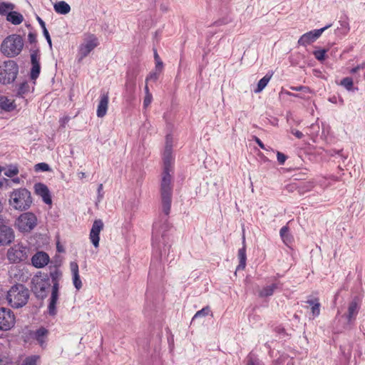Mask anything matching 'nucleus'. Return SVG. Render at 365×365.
Instances as JSON below:
<instances>
[{
    "mask_svg": "<svg viewBox=\"0 0 365 365\" xmlns=\"http://www.w3.org/2000/svg\"><path fill=\"white\" fill-rule=\"evenodd\" d=\"M227 22L223 20V19H220V20H217L216 21H215L213 23V26H222V25H224V24H226Z\"/></svg>",
    "mask_w": 365,
    "mask_h": 365,
    "instance_id": "obj_52",
    "label": "nucleus"
},
{
    "mask_svg": "<svg viewBox=\"0 0 365 365\" xmlns=\"http://www.w3.org/2000/svg\"><path fill=\"white\" fill-rule=\"evenodd\" d=\"M29 249L22 244H16L7 251V258L11 263H19L28 258Z\"/></svg>",
    "mask_w": 365,
    "mask_h": 365,
    "instance_id": "obj_10",
    "label": "nucleus"
},
{
    "mask_svg": "<svg viewBox=\"0 0 365 365\" xmlns=\"http://www.w3.org/2000/svg\"><path fill=\"white\" fill-rule=\"evenodd\" d=\"M331 26V24H330L322 29H314L304 34L298 40V44L303 46L309 45L310 43L314 42L325 30L330 28Z\"/></svg>",
    "mask_w": 365,
    "mask_h": 365,
    "instance_id": "obj_13",
    "label": "nucleus"
},
{
    "mask_svg": "<svg viewBox=\"0 0 365 365\" xmlns=\"http://www.w3.org/2000/svg\"><path fill=\"white\" fill-rule=\"evenodd\" d=\"M54 11L59 14L66 15L71 11L70 5L64 1L56 2L53 5Z\"/></svg>",
    "mask_w": 365,
    "mask_h": 365,
    "instance_id": "obj_25",
    "label": "nucleus"
},
{
    "mask_svg": "<svg viewBox=\"0 0 365 365\" xmlns=\"http://www.w3.org/2000/svg\"><path fill=\"white\" fill-rule=\"evenodd\" d=\"M36 170L48 171L50 170L49 165L46 163H40L35 165Z\"/></svg>",
    "mask_w": 365,
    "mask_h": 365,
    "instance_id": "obj_43",
    "label": "nucleus"
},
{
    "mask_svg": "<svg viewBox=\"0 0 365 365\" xmlns=\"http://www.w3.org/2000/svg\"><path fill=\"white\" fill-rule=\"evenodd\" d=\"M36 19H37V21H38V24H39V25L41 26V27L42 30H43L44 29H46V24H45V22L42 20V19H41V18H40L39 16H37V18H36Z\"/></svg>",
    "mask_w": 365,
    "mask_h": 365,
    "instance_id": "obj_53",
    "label": "nucleus"
},
{
    "mask_svg": "<svg viewBox=\"0 0 365 365\" xmlns=\"http://www.w3.org/2000/svg\"><path fill=\"white\" fill-rule=\"evenodd\" d=\"M208 315L212 316V312L210 307L209 306H206L195 313L192 319V322H194L197 318L205 317Z\"/></svg>",
    "mask_w": 365,
    "mask_h": 365,
    "instance_id": "obj_32",
    "label": "nucleus"
},
{
    "mask_svg": "<svg viewBox=\"0 0 365 365\" xmlns=\"http://www.w3.org/2000/svg\"><path fill=\"white\" fill-rule=\"evenodd\" d=\"M311 307V312L314 317L320 314L321 304L318 298L309 299L306 302Z\"/></svg>",
    "mask_w": 365,
    "mask_h": 365,
    "instance_id": "obj_26",
    "label": "nucleus"
},
{
    "mask_svg": "<svg viewBox=\"0 0 365 365\" xmlns=\"http://www.w3.org/2000/svg\"><path fill=\"white\" fill-rule=\"evenodd\" d=\"M48 334V330L41 327L34 332V338L38 341L40 346L43 347L46 344Z\"/></svg>",
    "mask_w": 365,
    "mask_h": 365,
    "instance_id": "obj_23",
    "label": "nucleus"
},
{
    "mask_svg": "<svg viewBox=\"0 0 365 365\" xmlns=\"http://www.w3.org/2000/svg\"><path fill=\"white\" fill-rule=\"evenodd\" d=\"M31 66L40 65V54H39L38 49L34 50L31 52Z\"/></svg>",
    "mask_w": 365,
    "mask_h": 365,
    "instance_id": "obj_38",
    "label": "nucleus"
},
{
    "mask_svg": "<svg viewBox=\"0 0 365 365\" xmlns=\"http://www.w3.org/2000/svg\"><path fill=\"white\" fill-rule=\"evenodd\" d=\"M277 161L280 165H284V163H285V161L287 158V156L284 153H282L279 151H277Z\"/></svg>",
    "mask_w": 365,
    "mask_h": 365,
    "instance_id": "obj_44",
    "label": "nucleus"
},
{
    "mask_svg": "<svg viewBox=\"0 0 365 365\" xmlns=\"http://www.w3.org/2000/svg\"><path fill=\"white\" fill-rule=\"evenodd\" d=\"M38 358L36 356H28L23 361L21 365H36Z\"/></svg>",
    "mask_w": 365,
    "mask_h": 365,
    "instance_id": "obj_40",
    "label": "nucleus"
},
{
    "mask_svg": "<svg viewBox=\"0 0 365 365\" xmlns=\"http://www.w3.org/2000/svg\"><path fill=\"white\" fill-rule=\"evenodd\" d=\"M19 173V169L16 165H9L6 171L4 172V175L7 177L12 178L14 175H16Z\"/></svg>",
    "mask_w": 365,
    "mask_h": 365,
    "instance_id": "obj_37",
    "label": "nucleus"
},
{
    "mask_svg": "<svg viewBox=\"0 0 365 365\" xmlns=\"http://www.w3.org/2000/svg\"><path fill=\"white\" fill-rule=\"evenodd\" d=\"M327 52V50L326 49L315 50L313 51V55L314 56L316 59H317L319 61H322L326 58Z\"/></svg>",
    "mask_w": 365,
    "mask_h": 365,
    "instance_id": "obj_39",
    "label": "nucleus"
},
{
    "mask_svg": "<svg viewBox=\"0 0 365 365\" xmlns=\"http://www.w3.org/2000/svg\"><path fill=\"white\" fill-rule=\"evenodd\" d=\"M49 262V256L44 252H37L31 258L32 264L36 268L45 267Z\"/></svg>",
    "mask_w": 365,
    "mask_h": 365,
    "instance_id": "obj_19",
    "label": "nucleus"
},
{
    "mask_svg": "<svg viewBox=\"0 0 365 365\" xmlns=\"http://www.w3.org/2000/svg\"><path fill=\"white\" fill-rule=\"evenodd\" d=\"M271 78L272 75H269L267 73L262 78H261L257 83V86L255 90V93H260L267 86Z\"/></svg>",
    "mask_w": 365,
    "mask_h": 365,
    "instance_id": "obj_30",
    "label": "nucleus"
},
{
    "mask_svg": "<svg viewBox=\"0 0 365 365\" xmlns=\"http://www.w3.org/2000/svg\"><path fill=\"white\" fill-rule=\"evenodd\" d=\"M359 71V67H358V66H356V67H354V68H352L351 69L350 73H356V72H357V71Z\"/></svg>",
    "mask_w": 365,
    "mask_h": 365,
    "instance_id": "obj_57",
    "label": "nucleus"
},
{
    "mask_svg": "<svg viewBox=\"0 0 365 365\" xmlns=\"http://www.w3.org/2000/svg\"><path fill=\"white\" fill-rule=\"evenodd\" d=\"M172 145L167 140L163 153V171L160 182L162 211L166 217L170 215L173 195Z\"/></svg>",
    "mask_w": 365,
    "mask_h": 365,
    "instance_id": "obj_1",
    "label": "nucleus"
},
{
    "mask_svg": "<svg viewBox=\"0 0 365 365\" xmlns=\"http://www.w3.org/2000/svg\"><path fill=\"white\" fill-rule=\"evenodd\" d=\"M103 228V222L101 220H95L91 232H90V240L95 247H98L100 240V232Z\"/></svg>",
    "mask_w": 365,
    "mask_h": 365,
    "instance_id": "obj_16",
    "label": "nucleus"
},
{
    "mask_svg": "<svg viewBox=\"0 0 365 365\" xmlns=\"http://www.w3.org/2000/svg\"><path fill=\"white\" fill-rule=\"evenodd\" d=\"M282 284L279 282L276 283H272L270 285L266 286L263 287L259 292V296L260 297H267L272 296L274 294L275 289H281Z\"/></svg>",
    "mask_w": 365,
    "mask_h": 365,
    "instance_id": "obj_22",
    "label": "nucleus"
},
{
    "mask_svg": "<svg viewBox=\"0 0 365 365\" xmlns=\"http://www.w3.org/2000/svg\"><path fill=\"white\" fill-rule=\"evenodd\" d=\"M292 133L298 139H301L304 136V134L298 130H292Z\"/></svg>",
    "mask_w": 365,
    "mask_h": 365,
    "instance_id": "obj_50",
    "label": "nucleus"
},
{
    "mask_svg": "<svg viewBox=\"0 0 365 365\" xmlns=\"http://www.w3.org/2000/svg\"><path fill=\"white\" fill-rule=\"evenodd\" d=\"M246 365H263V364L258 359L250 355L247 357Z\"/></svg>",
    "mask_w": 365,
    "mask_h": 365,
    "instance_id": "obj_42",
    "label": "nucleus"
},
{
    "mask_svg": "<svg viewBox=\"0 0 365 365\" xmlns=\"http://www.w3.org/2000/svg\"><path fill=\"white\" fill-rule=\"evenodd\" d=\"M9 197L10 205L19 211L28 210L32 204L31 192L26 188L14 190Z\"/></svg>",
    "mask_w": 365,
    "mask_h": 365,
    "instance_id": "obj_6",
    "label": "nucleus"
},
{
    "mask_svg": "<svg viewBox=\"0 0 365 365\" xmlns=\"http://www.w3.org/2000/svg\"><path fill=\"white\" fill-rule=\"evenodd\" d=\"M30 91V86L28 82L24 81L19 86L17 91V96L24 97V95L29 93Z\"/></svg>",
    "mask_w": 365,
    "mask_h": 365,
    "instance_id": "obj_34",
    "label": "nucleus"
},
{
    "mask_svg": "<svg viewBox=\"0 0 365 365\" xmlns=\"http://www.w3.org/2000/svg\"><path fill=\"white\" fill-rule=\"evenodd\" d=\"M255 141L256 142V143L263 150H265V146L264 145V143L262 142V140L257 138V137H255Z\"/></svg>",
    "mask_w": 365,
    "mask_h": 365,
    "instance_id": "obj_51",
    "label": "nucleus"
},
{
    "mask_svg": "<svg viewBox=\"0 0 365 365\" xmlns=\"http://www.w3.org/2000/svg\"><path fill=\"white\" fill-rule=\"evenodd\" d=\"M31 289L35 296L38 299H44L48 296L51 283L48 274L39 272L31 280Z\"/></svg>",
    "mask_w": 365,
    "mask_h": 365,
    "instance_id": "obj_7",
    "label": "nucleus"
},
{
    "mask_svg": "<svg viewBox=\"0 0 365 365\" xmlns=\"http://www.w3.org/2000/svg\"><path fill=\"white\" fill-rule=\"evenodd\" d=\"M15 8L14 4L8 2L0 3V15L4 16Z\"/></svg>",
    "mask_w": 365,
    "mask_h": 365,
    "instance_id": "obj_33",
    "label": "nucleus"
},
{
    "mask_svg": "<svg viewBox=\"0 0 365 365\" xmlns=\"http://www.w3.org/2000/svg\"><path fill=\"white\" fill-rule=\"evenodd\" d=\"M238 258L240 262L237 267V270L244 269L246 266L247 260L246 248L245 245L238 250Z\"/></svg>",
    "mask_w": 365,
    "mask_h": 365,
    "instance_id": "obj_28",
    "label": "nucleus"
},
{
    "mask_svg": "<svg viewBox=\"0 0 365 365\" xmlns=\"http://www.w3.org/2000/svg\"><path fill=\"white\" fill-rule=\"evenodd\" d=\"M56 250L58 252H64V249H63V246L61 245L59 242H57V244H56Z\"/></svg>",
    "mask_w": 365,
    "mask_h": 365,
    "instance_id": "obj_54",
    "label": "nucleus"
},
{
    "mask_svg": "<svg viewBox=\"0 0 365 365\" xmlns=\"http://www.w3.org/2000/svg\"><path fill=\"white\" fill-rule=\"evenodd\" d=\"M70 269L72 273V279L74 287L79 290L82 287V282L79 275L78 265L76 262L70 263Z\"/></svg>",
    "mask_w": 365,
    "mask_h": 365,
    "instance_id": "obj_21",
    "label": "nucleus"
},
{
    "mask_svg": "<svg viewBox=\"0 0 365 365\" xmlns=\"http://www.w3.org/2000/svg\"><path fill=\"white\" fill-rule=\"evenodd\" d=\"M108 92L101 93L96 111V114L98 118H103L106 115L108 107Z\"/></svg>",
    "mask_w": 365,
    "mask_h": 365,
    "instance_id": "obj_20",
    "label": "nucleus"
},
{
    "mask_svg": "<svg viewBox=\"0 0 365 365\" xmlns=\"http://www.w3.org/2000/svg\"><path fill=\"white\" fill-rule=\"evenodd\" d=\"M12 180L15 183H19V178H14Z\"/></svg>",
    "mask_w": 365,
    "mask_h": 365,
    "instance_id": "obj_63",
    "label": "nucleus"
},
{
    "mask_svg": "<svg viewBox=\"0 0 365 365\" xmlns=\"http://www.w3.org/2000/svg\"><path fill=\"white\" fill-rule=\"evenodd\" d=\"M35 192L37 195L42 198L44 203L51 205L52 199L51 192L48 187L41 182H38L34 185Z\"/></svg>",
    "mask_w": 365,
    "mask_h": 365,
    "instance_id": "obj_17",
    "label": "nucleus"
},
{
    "mask_svg": "<svg viewBox=\"0 0 365 365\" xmlns=\"http://www.w3.org/2000/svg\"><path fill=\"white\" fill-rule=\"evenodd\" d=\"M0 108L10 112L16 108V105L14 101L9 99L6 96H0Z\"/></svg>",
    "mask_w": 365,
    "mask_h": 365,
    "instance_id": "obj_24",
    "label": "nucleus"
},
{
    "mask_svg": "<svg viewBox=\"0 0 365 365\" xmlns=\"http://www.w3.org/2000/svg\"><path fill=\"white\" fill-rule=\"evenodd\" d=\"M19 73V66L13 60H9L4 62L3 66H0V83L9 84L13 83Z\"/></svg>",
    "mask_w": 365,
    "mask_h": 365,
    "instance_id": "obj_8",
    "label": "nucleus"
},
{
    "mask_svg": "<svg viewBox=\"0 0 365 365\" xmlns=\"http://www.w3.org/2000/svg\"><path fill=\"white\" fill-rule=\"evenodd\" d=\"M6 20L14 25H19L24 21V16L19 12L11 11L7 14Z\"/></svg>",
    "mask_w": 365,
    "mask_h": 365,
    "instance_id": "obj_27",
    "label": "nucleus"
},
{
    "mask_svg": "<svg viewBox=\"0 0 365 365\" xmlns=\"http://www.w3.org/2000/svg\"><path fill=\"white\" fill-rule=\"evenodd\" d=\"M15 323V317L13 312L7 308L0 307V329L9 330Z\"/></svg>",
    "mask_w": 365,
    "mask_h": 365,
    "instance_id": "obj_15",
    "label": "nucleus"
},
{
    "mask_svg": "<svg viewBox=\"0 0 365 365\" xmlns=\"http://www.w3.org/2000/svg\"><path fill=\"white\" fill-rule=\"evenodd\" d=\"M339 23L340 26L337 28L336 33H340L344 36L347 34L350 30V26L348 20L346 19L344 20H340Z\"/></svg>",
    "mask_w": 365,
    "mask_h": 365,
    "instance_id": "obj_31",
    "label": "nucleus"
},
{
    "mask_svg": "<svg viewBox=\"0 0 365 365\" xmlns=\"http://www.w3.org/2000/svg\"><path fill=\"white\" fill-rule=\"evenodd\" d=\"M145 95H148V94H151V93H150L149 91V88H148V84L146 83L145 86Z\"/></svg>",
    "mask_w": 365,
    "mask_h": 365,
    "instance_id": "obj_58",
    "label": "nucleus"
},
{
    "mask_svg": "<svg viewBox=\"0 0 365 365\" xmlns=\"http://www.w3.org/2000/svg\"><path fill=\"white\" fill-rule=\"evenodd\" d=\"M48 277L51 283H52V287L51 297L48 305V312L49 315L55 316L57 313L56 304L59 297V282L62 277V272L59 269L55 267L53 270L50 272Z\"/></svg>",
    "mask_w": 365,
    "mask_h": 365,
    "instance_id": "obj_4",
    "label": "nucleus"
},
{
    "mask_svg": "<svg viewBox=\"0 0 365 365\" xmlns=\"http://www.w3.org/2000/svg\"><path fill=\"white\" fill-rule=\"evenodd\" d=\"M286 94L288 95V96H294V97H298V95L297 94H294V93H292L291 92H286Z\"/></svg>",
    "mask_w": 365,
    "mask_h": 365,
    "instance_id": "obj_60",
    "label": "nucleus"
},
{
    "mask_svg": "<svg viewBox=\"0 0 365 365\" xmlns=\"http://www.w3.org/2000/svg\"><path fill=\"white\" fill-rule=\"evenodd\" d=\"M14 238L13 229L6 224L3 218L0 217V246L10 245Z\"/></svg>",
    "mask_w": 365,
    "mask_h": 365,
    "instance_id": "obj_12",
    "label": "nucleus"
},
{
    "mask_svg": "<svg viewBox=\"0 0 365 365\" xmlns=\"http://www.w3.org/2000/svg\"><path fill=\"white\" fill-rule=\"evenodd\" d=\"M37 225L36 216L30 212H24L16 219L15 225L21 232H31Z\"/></svg>",
    "mask_w": 365,
    "mask_h": 365,
    "instance_id": "obj_9",
    "label": "nucleus"
},
{
    "mask_svg": "<svg viewBox=\"0 0 365 365\" xmlns=\"http://www.w3.org/2000/svg\"><path fill=\"white\" fill-rule=\"evenodd\" d=\"M360 309L361 304L357 297H355L349 303L347 311L342 315V317L346 319L347 325H351L354 323Z\"/></svg>",
    "mask_w": 365,
    "mask_h": 365,
    "instance_id": "obj_11",
    "label": "nucleus"
},
{
    "mask_svg": "<svg viewBox=\"0 0 365 365\" xmlns=\"http://www.w3.org/2000/svg\"><path fill=\"white\" fill-rule=\"evenodd\" d=\"M41 71V66L40 65H34L31 66V72H30V78L33 81H36Z\"/></svg>",
    "mask_w": 365,
    "mask_h": 365,
    "instance_id": "obj_36",
    "label": "nucleus"
},
{
    "mask_svg": "<svg viewBox=\"0 0 365 365\" xmlns=\"http://www.w3.org/2000/svg\"><path fill=\"white\" fill-rule=\"evenodd\" d=\"M291 89L292 91H308L309 88L306 86H297V87H294V86H292L291 87Z\"/></svg>",
    "mask_w": 365,
    "mask_h": 365,
    "instance_id": "obj_49",
    "label": "nucleus"
},
{
    "mask_svg": "<svg viewBox=\"0 0 365 365\" xmlns=\"http://www.w3.org/2000/svg\"><path fill=\"white\" fill-rule=\"evenodd\" d=\"M29 298V289L22 284L13 285L7 292L6 299L9 304L18 309L26 304Z\"/></svg>",
    "mask_w": 365,
    "mask_h": 365,
    "instance_id": "obj_3",
    "label": "nucleus"
},
{
    "mask_svg": "<svg viewBox=\"0 0 365 365\" xmlns=\"http://www.w3.org/2000/svg\"><path fill=\"white\" fill-rule=\"evenodd\" d=\"M329 101L332 103H338V101H337V98L336 96H332L331 98H329Z\"/></svg>",
    "mask_w": 365,
    "mask_h": 365,
    "instance_id": "obj_56",
    "label": "nucleus"
},
{
    "mask_svg": "<svg viewBox=\"0 0 365 365\" xmlns=\"http://www.w3.org/2000/svg\"><path fill=\"white\" fill-rule=\"evenodd\" d=\"M359 67V70L365 68V62H363L362 63L357 66Z\"/></svg>",
    "mask_w": 365,
    "mask_h": 365,
    "instance_id": "obj_59",
    "label": "nucleus"
},
{
    "mask_svg": "<svg viewBox=\"0 0 365 365\" xmlns=\"http://www.w3.org/2000/svg\"><path fill=\"white\" fill-rule=\"evenodd\" d=\"M163 61L161 60L155 61V70L161 73L163 71Z\"/></svg>",
    "mask_w": 365,
    "mask_h": 365,
    "instance_id": "obj_48",
    "label": "nucleus"
},
{
    "mask_svg": "<svg viewBox=\"0 0 365 365\" xmlns=\"http://www.w3.org/2000/svg\"><path fill=\"white\" fill-rule=\"evenodd\" d=\"M279 235L283 242L288 245L292 243L293 237L289 232V227L287 226H283L279 231Z\"/></svg>",
    "mask_w": 365,
    "mask_h": 365,
    "instance_id": "obj_29",
    "label": "nucleus"
},
{
    "mask_svg": "<svg viewBox=\"0 0 365 365\" xmlns=\"http://www.w3.org/2000/svg\"><path fill=\"white\" fill-rule=\"evenodd\" d=\"M154 59H155V61L161 60L156 49H154Z\"/></svg>",
    "mask_w": 365,
    "mask_h": 365,
    "instance_id": "obj_55",
    "label": "nucleus"
},
{
    "mask_svg": "<svg viewBox=\"0 0 365 365\" xmlns=\"http://www.w3.org/2000/svg\"><path fill=\"white\" fill-rule=\"evenodd\" d=\"M339 103H340V105H344V100H343V98H340L339 99Z\"/></svg>",
    "mask_w": 365,
    "mask_h": 365,
    "instance_id": "obj_64",
    "label": "nucleus"
},
{
    "mask_svg": "<svg viewBox=\"0 0 365 365\" xmlns=\"http://www.w3.org/2000/svg\"><path fill=\"white\" fill-rule=\"evenodd\" d=\"M42 31H43V36L46 38L49 46L51 48V46H52L51 38V36L49 35V33H48L47 29H44Z\"/></svg>",
    "mask_w": 365,
    "mask_h": 365,
    "instance_id": "obj_46",
    "label": "nucleus"
},
{
    "mask_svg": "<svg viewBox=\"0 0 365 365\" xmlns=\"http://www.w3.org/2000/svg\"><path fill=\"white\" fill-rule=\"evenodd\" d=\"M170 229L168 219L163 222H155L153 226L152 245L155 254L158 258L165 255L170 250L169 237L167 232Z\"/></svg>",
    "mask_w": 365,
    "mask_h": 365,
    "instance_id": "obj_2",
    "label": "nucleus"
},
{
    "mask_svg": "<svg viewBox=\"0 0 365 365\" xmlns=\"http://www.w3.org/2000/svg\"><path fill=\"white\" fill-rule=\"evenodd\" d=\"M152 101H153V96H152V94L145 95V98H144V100H143V107L145 108L148 107L150 106V104L151 103Z\"/></svg>",
    "mask_w": 365,
    "mask_h": 365,
    "instance_id": "obj_45",
    "label": "nucleus"
},
{
    "mask_svg": "<svg viewBox=\"0 0 365 365\" xmlns=\"http://www.w3.org/2000/svg\"><path fill=\"white\" fill-rule=\"evenodd\" d=\"M339 85L344 87L349 91L354 90V81H353L352 78H351V77L344 78L341 81Z\"/></svg>",
    "mask_w": 365,
    "mask_h": 365,
    "instance_id": "obj_35",
    "label": "nucleus"
},
{
    "mask_svg": "<svg viewBox=\"0 0 365 365\" xmlns=\"http://www.w3.org/2000/svg\"><path fill=\"white\" fill-rule=\"evenodd\" d=\"M28 40L30 43H34L36 42V34L33 32H29L28 34Z\"/></svg>",
    "mask_w": 365,
    "mask_h": 365,
    "instance_id": "obj_47",
    "label": "nucleus"
},
{
    "mask_svg": "<svg viewBox=\"0 0 365 365\" xmlns=\"http://www.w3.org/2000/svg\"><path fill=\"white\" fill-rule=\"evenodd\" d=\"M160 72L157 71H153L149 73V75L145 78V82L148 83V81H156L160 76Z\"/></svg>",
    "mask_w": 365,
    "mask_h": 365,
    "instance_id": "obj_41",
    "label": "nucleus"
},
{
    "mask_svg": "<svg viewBox=\"0 0 365 365\" xmlns=\"http://www.w3.org/2000/svg\"><path fill=\"white\" fill-rule=\"evenodd\" d=\"M103 190V185L100 184L98 187V191L100 192Z\"/></svg>",
    "mask_w": 365,
    "mask_h": 365,
    "instance_id": "obj_62",
    "label": "nucleus"
},
{
    "mask_svg": "<svg viewBox=\"0 0 365 365\" xmlns=\"http://www.w3.org/2000/svg\"><path fill=\"white\" fill-rule=\"evenodd\" d=\"M98 44V38L94 34H89L79 47L81 58L86 57Z\"/></svg>",
    "mask_w": 365,
    "mask_h": 365,
    "instance_id": "obj_14",
    "label": "nucleus"
},
{
    "mask_svg": "<svg viewBox=\"0 0 365 365\" xmlns=\"http://www.w3.org/2000/svg\"><path fill=\"white\" fill-rule=\"evenodd\" d=\"M78 174H79L81 178H83L86 176V174L83 172H81Z\"/></svg>",
    "mask_w": 365,
    "mask_h": 365,
    "instance_id": "obj_61",
    "label": "nucleus"
},
{
    "mask_svg": "<svg viewBox=\"0 0 365 365\" xmlns=\"http://www.w3.org/2000/svg\"><path fill=\"white\" fill-rule=\"evenodd\" d=\"M135 78L134 77H127L124 93V97L127 101L130 102L135 98Z\"/></svg>",
    "mask_w": 365,
    "mask_h": 365,
    "instance_id": "obj_18",
    "label": "nucleus"
},
{
    "mask_svg": "<svg viewBox=\"0 0 365 365\" xmlns=\"http://www.w3.org/2000/svg\"><path fill=\"white\" fill-rule=\"evenodd\" d=\"M24 47V40L20 35L11 34L4 39L1 45V53L8 58L17 56Z\"/></svg>",
    "mask_w": 365,
    "mask_h": 365,
    "instance_id": "obj_5",
    "label": "nucleus"
}]
</instances>
